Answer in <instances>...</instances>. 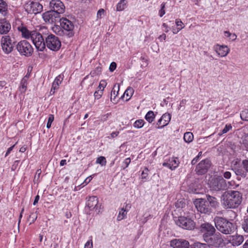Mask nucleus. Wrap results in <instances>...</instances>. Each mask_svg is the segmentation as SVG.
Segmentation results:
<instances>
[{
  "label": "nucleus",
  "instance_id": "obj_1",
  "mask_svg": "<svg viewBox=\"0 0 248 248\" xmlns=\"http://www.w3.org/2000/svg\"><path fill=\"white\" fill-rule=\"evenodd\" d=\"M242 199V194L241 192L229 190L222 194L221 202L225 209H235L241 204Z\"/></svg>",
  "mask_w": 248,
  "mask_h": 248
},
{
  "label": "nucleus",
  "instance_id": "obj_2",
  "mask_svg": "<svg viewBox=\"0 0 248 248\" xmlns=\"http://www.w3.org/2000/svg\"><path fill=\"white\" fill-rule=\"evenodd\" d=\"M214 221L217 229L221 232L228 234L234 232L235 229L234 225L225 218L216 217Z\"/></svg>",
  "mask_w": 248,
  "mask_h": 248
},
{
  "label": "nucleus",
  "instance_id": "obj_3",
  "mask_svg": "<svg viewBox=\"0 0 248 248\" xmlns=\"http://www.w3.org/2000/svg\"><path fill=\"white\" fill-rule=\"evenodd\" d=\"M16 49L19 53L26 57L31 56L33 52L31 45L26 40L21 41L16 45Z\"/></svg>",
  "mask_w": 248,
  "mask_h": 248
},
{
  "label": "nucleus",
  "instance_id": "obj_4",
  "mask_svg": "<svg viewBox=\"0 0 248 248\" xmlns=\"http://www.w3.org/2000/svg\"><path fill=\"white\" fill-rule=\"evenodd\" d=\"M46 45L50 50L57 51L61 47V42L59 38L53 34H50L46 37Z\"/></svg>",
  "mask_w": 248,
  "mask_h": 248
},
{
  "label": "nucleus",
  "instance_id": "obj_5",
  "mask_svg": "<svg viewBox=\"0 0 248 248\" xmlns=\"http://www.w3.org/2000/svg\"><path fill=\"white\" fill-rule=\"evenodd\" d=\"M209 185L211 190L213 191H218L227 188L226 181L223 178H213Z\"/></svg>",
  "mask_w": 248,
  "mask_h": 248
},
{
  "label": "nucleus",
  "instance_id": "obj_6",
  "mask_svg": "<svg viewBox=\"0 0 248 248\" xmlns=\"http://www.w3.org/2000/svg\"><path fill=\"white\" fill-rule=\"evenodd\" d=\"M59 21L61 27L65 31V32L63 33L69 38L72 37L74 34L73 32L74 25L72 22L66 18H61Z\"/></svg>",
  "mask_w": 248,
  "mask_h": 248
},
{
  "label": "nucleus",
  "instance_id": "obj_7",
  "mask_svg": "<svg viewBox=\"0 0 248 248\" xmlns=\"http://www.w3.org/2000/svg\"><path fill=\"white\" fill-rule=\"evenodd\" d=\"M31 40L38 51H42L45 48L46 41H44V38L39 32L35 31Z\"/></svg>",
  "mask_w": 248,
  "mask_h": 248
},
{
  "label": "nucleus",
  "instance_id": "obj_8",
  "mask_svg": "<svg viewBox=\"0 0 248 248\" xmlns=\"http://www.w3.org/2000/svg\"><path fill=\"white\" fill-rule=\"evenodd\" d=\"M176 224L179 226L186 230H191L194 229L195 223L191 218L188 217L181 216L176 221Z\"/></svg>",
  "mask_w": 248,
  "mask_h": 248
},
{
  "label": "nucleus",
  "instance_id": "obj_9",
  "mask_svg": "<svg viewBox=\"0 0 248 248\" xmlns=\"http://www.w3.org/2000/svg\"><path fill=\"white\" fill-rule=\"evenodd\" d=\"M15 41L9 36H3L1 39V46L3 51L6 54L11 53L14 47Z\"/></svg>",
  "mask_w": 248,
  "mask_h": 248
},
{
  "label": "nucleus",
  "instance_id": "obj_10",
  "mask_svg": "<svg viewBox=\"0 0 248 248\" xmlns=\"http://www.w3.org/2000/svg\"><path fill=\"white\" fill-rule=\"evenodd\" d=\"M212 165L211 161L206 158L200 161L196 166L195 171L199 175L205 174Z\"/></svg>",
  "mask_w": 248,
  "mask_h": 248
},
{
  "label": "nucleus",
  "instance_id": "obj_11",
  "mask_svg": "<svg viewBox=\"0 0 248 248\" xmlns=\"http://www.w3.org/2000/svg\"><path fill=\"white\" fill-rule=\"evenodd\" d=\"M204 240L209 244L215 247L220 246L223 241V239L219 233H214L209 236L205 235Z\"/></svg>",
  "mask_w": 248,
  "mask_h": 248
},
{
  "label": "nucleus",
  "instance_id": "obj_12",
  "mask_svg": "<svg viewBox=\"0 0 248 248\" xmlns=\"http://www.w3.org/2000/svg\"><path fill=\"white\" fill-rule=\"evenodd\" d=\"M194 204L197 210L201 213L209 214L211 212V209L205 199H196L194 202Z\"/></svg>",
  "mask_w": 248,
  "mask_h": 248
},
{
  "label": "nucleus",
  "instance_id": "obj_13",
  "mask_svg": "<svg viewBox=\"0 0 248 248\" xmlns=\"http://www.w3.org/2000/svg\"><path fill=\"white\" fill-rule=\"evenodd\" d=\"M25 10L30 14L36 15L43 10V6L38 2L29 1L25 5Z\"/></svg>",
  "mask_w": 248,
  "mask_h": 248
},
{
  "label": "nucleus",
  "instance_id": "obj_14",
  "mask_svg": "<svg viewBox=\"0 0 248 248\" xmlns=\"http://www.w3.org/2000/svg\"><path fill=\"white\" fill-rule=\"evenodd\" d=\"M42 16L46 22L51 24L55 23L60 19V16L52 10L44 13Z\"/></svg>",
  "mask_w": 248,
  "mask_h": 248
},
{
  "label": "nucleus",
  "instance_id": "obj_15",
  "mask_svg": "<svg viewBox=\"0 0 248 248\" xmlns=\"http://www.w3.org/2000/svg\"><path fill=\"white\" fill-rule=\"evenodd\" d=\"M86 205L90 210H94L97 214L101 211V205L98 204V198L96 196L90 197Z\"/></svg>",
  "mask_w": 248,
  "mask_h": 248
},
{
  "label": "nucleus",
  "instance_id": "obj_16",
  "mask_svg": "<svg viewBox=\"0 0 248 248\" xmlns=\"http://www.w3.org/2000/svg\"><path fill=\"white\" fill-rule=\"evenodd\" d=\"M49 7L59 15L64 13L65 6L60 0H51L49 3Z\"/></svg>",
  "mask_w": 248,
  "mask_h": 248
},
{
  "label": "nucleus",
  "instance_id": "obj_17",
  "mask_svg": "<svg viewBox=\"0 0 248 248\" xmlns=\"http://www.w3.org/2000/svg\"><path fill=\"white\" fill-rule=\"evenodd\" d=\"M200 229V231L203 233V238L204 239L205 235L208 236L214 233L216 231L214 227L209 223L202 224Z\"/></svg>",
  "mask_w": 248,
  "mask_h": 248
},
{
  "label": "nucleus",
  "instance_id": "obj_18",
  "mask_svg": "<svg viewBox=\"0 0 248 248\" xmlns=\"http://www.w3.org/2000/svg\"><path fill=\"white\" fill-rule=\"evenodd\" d=\"M171 115L169 113H165L158 120L156 124V128L160 129L167 125L170 121Z\"/></svg>",
  "mask_w": 248,
  "mask_h": 248
},
{
  "label": "nucleus",
  "instance_id": "obj_19",
  "mask_svg": "<svg viewBox=\"0 0 248 248\" xmlns=\"http://www.w3.org/2000/svg\"><path fill=\"white\" fill-rule=\"evenodd\" d=\"M170 246L173 248H188L189 242L183 239H173L170 242Z\"/></svg>",
  "mask_w": 248,
  "mask_h": 248
},
{
  "label": "nucleus",
  "instance_id": "obj_20",
  "mask_svg": "<svg viewBox=\"0 0 248 248\" xmlns=\"http://www.w3.org/2000/svg\"><path fill=\"white\" fill-rule=\"evenodd\" d=\"M17 30L21 33L22 37L26 39H31L33 34L36 31H30L26 27L21 25L17 27Z\"/></svg>",
  "mask_w": 248,
  "mask_h": 248
},
{
  "label": "nucleus",
  "instance_id": "obj_21",
  "mask_svg": "<svg viewBox=\"0 0 248 248\" xmlns=\"http://www.w3.org/2000/svg\"><path fill=\"white\" fill-rule=\"evenodd\" d=\"M214 50L221 57L226 56L230 52V48L225 45H217L214 47Z\"/></svg>",
  "mask_w": 248,
  "mask_h": 248
},
{
  "label": "nucleus",
  "instance_id": "obj_22",
  "mask_svg": "<svg viewBox=\"0 0 248 248\" xmlns=\"http://www.w3.org/2000/svg\"><path fill=\"white\" fill-rule=\"evenodd\" d=\"M11 29V24L5 18L0 19V34L7 33Z\"/></svg>",
  "mask_w": 248,
  "mask_h": 248
},
{
  "label": "nucleus",
  "instance_id": "obj_23",
  "mask_svg": "<svg viewBox=\"0 0 248 248\" xmlns=\"http://www.w3.org/2000/svg\"><path fill=\"white\" fill-rule=\"evenodd\" d=\"M228 241L233 246H238L244 241V237L241 235H231L228 237Z\"/></svg>",
  "mask_w": 248,
  "mask_h": 248
},
{
  "label": "nucleus",
  "instance_id": "obj_24",
  "mask_svg": "<svg viewBox=\"0 0 248 248\" xmlns=\"http://www.w3.org/2000/svg\"><path fill=\"white\" fill-rule=\"evenodd\" d=\"M0 14L5 18L9 16L8 5L4 0H0Z\"/></svg>",
  "mask_w": 248,
  "mask_h": 248
},
{
  "label": "nucleus",
  "instance_id": "obj_25",
  "mask_svg": "<svg viewBox=\"0 0 248 248\" xmlns=\"http://www.w3.org/2000/svg\"><path fill=\"white\" fill-rule=\"evenodd\" d=\"M0 91L1 94L6 96L10 95L11 93V88L5 81H0Z\"/></svg>",
  "mask_w": 248,
  "mask_h": 248
},
{
  "label": "nucleus",
  "instance_id": "obj_26",
  "mask_svg": "<svg viewBox=\"0 0 248 248\" xmlns=\"http://www.w3.org/2000/svg\"><path fill=\"white\" fill-rule=\"evenodd\" d=\"M206 202L209 204L213 208H217L219 206V202H218L216 198L210 196L209 195H206Z\"/></svg>",
  "mask_w": 248,
  "mask_h": 248
},
{
  "label": "nucleus",
  "instance_id": "obj_27",
  "mask_svg": "<svg viewBox=\"0 0 248 248\" xmlns=\"http://www.w3.org/2000/svg\"><path fill=\"white\" fill-rule=\"evenodd\" d=\"M128 206V205L126 204L125 208L123 207L120 209L119 214L117 217V220L121 221L126 217V215L128 211V209H127Z\"/></svg>",
  "mask_w": 248,
  "mask_h": 248
},
{
  "label": "nucleus",
  "instance_id": "obj_28",
  "mask_svg": "<svg viewBox=\"0 0 248 248\" xmlns=\"http://www.w3.org/2000/svg\"><path fill=\"white\" fill-rule=\"evenodd\" d=\"M29 76L27 75L21 80L19 90L21 93H25L27 90V80Z\"/></svg>",
  "mask_w": 248,
  "mask_h": 248
},
{
  "label": "nucleus",
  "instance_id": "obj_29",
  "mask_svg": "<svg viewBox=\"0 0 248 248\" xmlns=\"http://www.w3.org/2000/svg\"><path fill=\"white\" fill-rule=\"evenodd\" d=\"M62 80L63 77L61 75H59L55 78L52 85V88L54 89V90H56L58 89L59 86L62 81Z\"/></svg>",
  "mask_w": 248,
  "mask_h": 248
},
{
  "label": "nucleus",
  "instance_id": "obj_30",
  "mask_svg": "<svg viewBox=\"0 0 248 248\" xmlns=\"http://www.w3.org/2000/svg\"><path fill=\"white\" fill-rule=\"evenodd\" d=\"M169 160L170 163L171 170H174L178 167L179 164V161L177 158L173 157L170 158Z\"/></svg>",
  "mask_w": 248,
  "mask_h": 248
},
{
  "label": "nucleus",
  "instance_id": "obj_31",
  "mask_svg": "<svg viewBox=\"0 0 248 248\" xmlns=\"http://www.w3.org/2000/svg\"><path fill=\"white\" fill-rule=\"evenodd\" d=\"M134 92V89L132 87H128L123 94V97H124V96L126 95V100L127 101L129 100L133 94Z\"/></svg>",
  "mask_w": 248,
  "mask_h": 248
},
{
  "label": "nucleus",
  "instance_id": "obj_32",
  "mask_svg": "<svg viewBox=\"0 0 248 248\" xmlns=\"http://www.w3.org/2000/svg\"><path fill=\"white\" fill-rule=\"evenodd\" d=\"M126 4V0H121L116 5V11H123L125 9Z\"/></svg>",
  "mask_w": 248,
  "mask_h": 248
},
{
  "label": "nucleus",
  "instance_id": "obj_33",
  "mask_svg": "<svg viewBox=\"0 0 248 248\" xmlns=\"http://www.w3.org/2000/svg\"><path fill=\"white\" fill-rule=\"evenodd\" d=\"M155 118V115L153 111H148L145 116V119L149 123H152Z\"/></svg>",
  "mask_w": 248,
  "mask_h": 248
},
{
  "label": "nucleus",
  "instance_id": "obj_34",
  "mask_svg": "<svg viewBox=\"0 0 248 248\" xmlns=\"http://www.w3.org/2000/svg\"><path fill=\"white\" fill-rule=\"evenodd\" d=\"M184 140L187 143H190L193 140V135L191 132H187L185 133Z\"/></svg>",
  "mask_w": 248,
  "mask_h": 248
},
{
  "label": "nucleus",
  "instance_id": "obj_35",
  "mask_svg": "<svg viewBox=\"0 0 248 248\" xmlns=\"http://www.w3.org/2000/svg\"><path fill=\"white\" fill-rule=\"evenodd\" d=\"M175 24L177 26V28L176 31H174V34L177 33L180 30L185 27L184 23L180 19H176L175 20Z\"/></svg>",
  "mask_w": 248,
  "mask_h": 248
},
{
  "label": "nucleus",
  "instance_id": "obj_36",
  "mask_svg": "<svg viewBox=\"0 0 248 248\" xmlns=\"http://www.w3.org/2000/svg\"><path fill=\"white\" fill-rule=\"evenodd\" d=\"M119 91V86L116 87V85H115L111 91V97L110 99L112 101V99H114L115 97L117 96L118 94V92Z\"/></svg>",
  "mask_w": 248,
  "mask_h": 248
},
{
  "label": "nucleus",
  "instance_id": "obj_37",
  "mask_svg": "<svg viewBox=\"0 0 248 248\" xmlns=\"http://www.w3.org/2000/svg\"><path fill=\"white\" fill-rule=\"evenodd\" d=\"M145 122L142 119L136 120L133 124V126L136 128H140L144 126Z\"/></svg>",
  "mask_w": 248,
  "mask_h": 248
},
{
  "label": "nucleus",
  "instance_id": "obj_38",
  "mask_svg": "<svg viewBox=\"0 0 248 248\" xmlns=\"http://www.w3.org/2000/svg\"><path fill=\"white\" fill-rule=\"evenodd\" d=\"M97 164H99L101 166H105L107 163L106 158L104 156L98 157L96 161Z\"/></svg>",
  "mask_w": 248,
  "mask_h": 248
},
{
  "label": "nucleus",
  "instance_id": "obj_39",
  "mask_svg": "<svg viewBox=\"0 0 248 248\" xmlns=\"http://www.w3.org/2000/svg\"><path fill=\"white\" fill-rule=\"evenodd\" d=\"M225 36L232 41H234L236 39V35L234 33H231L228 31H224Z\"/></svg>",
  "mask_w": 248,
  "mask_h": 248
},
{
  "label": "nucleus",
  "instance_id": "obj_40",
  "mask_svg": "<svg viewBox=\"0 0 248 248\" xmlns=\"http://www.w3.org/2000/svg\"><path fill=\"white\" fill-rule=\"evenodd\" d=\"M242 228L246 232L248 233V215L244 219L242 224Z\"/></svg>",
  "mask_w": 248,
  "mask_h": 248
},
{
  "label": "nucleus",
  "instance_id": "obj_41",
  "mask_svg": "<svg viewBox=\"0 0 248 248\" xmlns=\"http://www.w3.org/2000/svg\"><path fill=\"white\" fill-rule=\"evenodd\" d=\"M240 117L242 120L248 121V109H245L240 113Z\"/></svg>",
  "mask_w": 248,
  "mask_h": 248
},
{
  "label": "nucleus",
  "instance_id": "obj_42",
  "mask_svg": "<svg viewBox=\"0 0 248 248\" xmlns=\"http://www.w3.org/2000/svg\"><path fill=\"white\" fill-rule=\"evenodd\" d=\"M232 128V126L231 124H226L224 128L222 130L221 132L218 133V135L221 136L222 134L227 133Z\"/></svg>",
  "mask_w": 248,
  "mask_h": 248
},
{
  "label": "nucleus",
  "instance_id": "obj_43",
  "mask_svg": "<svg viewBox=\"0 0 248 248\" xmlns=\"http://www.w3.org/2000/svg\"><path fill=\"white\" fill-rule=\"evenodd\" d=\"M54 117L53 115L50 114L49 115V117H48L47 124H46V127L47 128H49L51 127V124L54 121Z\"/></svg>",
  "mask_w": 248,
  "mask_h": 248
},
{
  "label": "nucleus",
  "instance_id": "obj_44",
  "mask_svg": "<svg viewBox=\"0 0 248 248\" xmlns=\"http://www.w3.org/2000/svg\"><path fill=\"white\" fill-rule=\"evenodd\" d=\"M207 247L206 244L197 242L194 244L193 248H207Z\"/></svg>",
  "mask_w": 248,
  "mask_h": 248
},
{
  "label": "nucleus",
  "instance_id": "obj_45",
  "mask_svg": "<svg viewBox=\"0 0 248 248\" xmlns=\"http://www.w3.org/2000/svg\"><path fill=\"white\" fill-rule=\"evenodd\" d=\"M103 94V90H98L94 92V96L95 99H98L101 98Z\"/></svg>",
  "mask_w": 248,
  "mask_h": 248
},
{
  "label": "nucleus",
  "instance_id": "obj_46",
  "mask_svg": "<svg viewBox=\"0 0 248 248\" xmlns=\"http://www.w3.org/2000/svg\"><path fill=\"white\" fill-rule=\"evenodd\" d=\"M234 172L237 175H240L241 176H245L244 171L241 169H235Z\"/></svg>",
  "mask_w": 248,
  "mask_h": 248
},
{
  "label": "nucleus",
  "instance_id": "obj_47",
  "mask_svg": "<svg viewBox=\"0 0 248 248\" xmlns=\"http://www.w3.org/2000/svg\"><path fill=\"white\" fill-rule=\"evenodd\" d=\"M165 3L163 2L161 4V8L159 11V14L160 17L163 16L165 14V11L164 8L165 7Z\"/></svg>",
  "mask_w": 248,
  "mask_h": 248
},
{
  "label": "nucleus",
  "instance_id": "obj_48",
  "mask_svg": "<svg viewBox=\"0 0 248 248\" xmlns=\"http://www.w3.org/2000/svg\"><path fill=\"white\" fill-rule=\"evenodd\" d=\"M107 85V82L104 80H102L100 81L99 83V85L98 86V88L101 90H104V89L105 88V87Z\"/></svg>",
  "mask_w": 248,
  "mask_h": 248
},
{
  "label": "nucleus",
  "instance_id": "obj_49",
  "mask_svg": "<svg viewBox=\"0 0 248 248\" xmlns=\"http://www.w3.org/2000/svg\"><path fill=\"white\" fill-rule=\"evenodd\" d=\"M84 248H93V242L92 239L88 240L85 243Z\"/></svg>",
  "mask_w": 248,
  "mask_h": 248
},
{
  "label": "nucleus",
  "instance_id": "obj_50",
  "mask_svg": "<svg viewBox=\"0 0 248 248\" xmlns=\"http://www.w3.org/2000/svg\"><path fill=\"white\" fill-rule=\"evenodd\" d=\"M130 162H131V159L130 158H126L123 162V164L124 165V169L128 167V166L129 165V164L130 163Z\"/></svg>",
  "mask_w": 248,
  "mask_h": 248
},
{
  "label": "nucleus",
  "instance_id": "obj_51",
  "mask_svg": "<svg viewBox=\"0 0 248 248\" xmlns=\"http://www.w3.org/2000/svg\"><path fill=\"white\" fill-rule=\"evenodd\" d=\"M116 67H117L116 63L115 62H112L110 63V66H109V71L111 72L114 71L115 70V69L116 68Z\"/></svg>",
  "mask_w": 248,
  "mask_h": 248
},
{
  "label": "nucleus",
  "instance_id": "obj_52",
  "mask_svg": "<svg viewBox=\"0 0 248 248\" xmlns=\"http://www.w3.org/2000/svg\"><path fill=\"white\" fill-rule=\"evenodd\" d=\"M148 171V169L146 168L145 170L142 171L141 174V177L142 179H146L147 177Z\"/></svg>",
  "mask_w": 248,
  "mask_h": 248
},
{
  "label": "nucleus",
  "instance_id": "obj_53",
  "mask_svg": "<svg viewBox=\"0 0 248 248\" xmlns=\"http://www.w3.org/2000/svg\"><path fill=\"white\" fill-rule=\"evenodd\" d=\"M105 13V10L103 9H100L99 10L97 13V17L99 18H102V16L104 15Z\"/></svg>",
  "mask_w": 248,
  "mask_h": 248
},
{
  "label": "nucleus",
  "instance_id": "obj_54",
  "mask_svg": "<svg viewBox=\"0 0 248 248\" xmlns=\"http://www.w3.org/2000/svg\"><path fill=\"white\" fill-rule=\"evenodd\" d=\"M140 60H141L143 62V63L141 64V67H146L148 65V63L147 62V60L143 56H141L140 58Z\"/></svg>",
  "mask_w": 248,
  "mask_h": 248
},
{
  "label": "nucleus",
  "instance_id": "obj_55",
  "mask_svg": "<svg viewBox=\"0 0 248 248\" xmlns=\"http://www.w3.org/2000/svg\"><path fill=\"white\" fill-rule=\"evenodd\" d=\"M243 164L245 170L248 172V160H243Z\"/></svg>",
  "mask_w": 248,
  "mask_h": 248
},
{
  "label": "nucleus",
  "instance_id": "obj_56",
  "mask_svg": "<svg viewBox=\"0 0 248 248\" xmlns=\"http://www.w3.org/2000/svg\"><path fill=\"white\" fill-rule=\"evenodd\" d=\"M223 176L226 179H230L231 177V173L229 171H225L223 174Z\"/></svg>",
  "mask_w": 248,
  "mask_h": 248
},
{
  "label": "nucleus",
  "instance_id": "obj_57",
  "mask_svg": "<svg viewBox=\"0 0 248 248\" xmlns=\"http://www.w3.org/2000/svg\"><path fill=\"white\" fill-rule=\"evenodd\" d=\"M92 176H90L89 177H88L84 181V182H83V184H85V185H87L92 179Z\"/></svg>",
  "mask_w": 248,
  "mask_h": 248
},
{
  "label": "nucleus",
  "instance_id": "obj_58",
  "mask_svg": "<svg viewBox=\"0 0 248 248\" xmlns=\"http://www.w3.org/2000/svg\"><path fill=\"white\" fill-rule=\"evenodd\" d=\"M163 166H165V167H167L171 170V168L170 165V163L169 162V160H168V161H167V162H164L163 163Z\"/></svg>",
  "mask_w": 248,
  "mask_h": 248
},
{
  "label": "nucleus",
  "instance_id": "obj_59",
  "mask_svg": "<svg viewBox=\"0 0 248 248\" xmlns=\"http://www.w3.org/2000/svg\"><path fill=\"white\" fill-rule=\"evenodd\" d=\"M166 38V35L164 33L160 35L159 37H158V39L160 40V41H162L163 40H165Z\"/></svg>",
  "mask_w": 248,
  "mask_h": 248
},
{
  "label": "nucleus",
  "instance_id": "obj_60",
  "mask_svg": "<svg viewBox=\"0 0 248 248\" xmlns=\"http://www.w3.org/2000/svg\"><path fill=\"white\" fill-rule=\"evenodd\" d=\"M15 146V145H14L13 146L10 147V148H9L6 153V154H5V156H7L10 153V152L13 150L14 147Z\"/></svg>",
  "mask_w": 248,
  "mask_h": 248
},
{
  "label": "nucleus",
  "instance_id": "obj_61",
  "mask_svg": "<svg viewBox=\"0 0 248 248\" xmlns=\"http://www.w3.org/2000/svg\"><path fill=\"white\" fill-rule=\"evenodd\" d=\"M199 156H196L195 158H194L191 161V164L192 165H194L199 160Z\"/></svg>",
  "mask_w": 248,
  "mask_h": 248
},
{
  "label": "nucleus",
  "instance_id": "obj_62",
  "mask_svg": "<svg viewBox=\"0 0 248 248\" xmlns=\"http://www.w3.org/2000/svg\"><path fill=\"white\" fill-rule=\"evenodd\" d=\"M29 218H31L32 219V222H33L37 218V216H34L33 214H31L30 217H29Z\"/></svg>",
  "mask_w": 248,
  "mask_h": 248
},
{
  "label": "nucleus",
  "instance_id": "obj_63",
  "mask_svg": "<svg viewBox=\"0 0 248 248\" xmlns=\"http://www.w3.org/2000/svg\"><path fill=\"white\" fill-rule=\"evenodd\" d=\"M39 199H40V197L39 195L36 196V197H35L34 202H33L34 205H36L38 203V201L39 200Z\"/></svg>",
  "mask_w": 248,
  "mask_h": 248
},
{
  "label": "nucleus",
  "instance_id": "obj_64",
  "mask_svg": "<svg viewBox=\"0 0 248 248\" xmlns=\"http://www.w3.org/2000/svg\"><path fill=\"white\" fill-rule=\"evenodd\" d=\"M119 132H112L111 134V137L112 138H114L116 137H117L118 134H119Z\"/></svg>",
  "mask_w": 248,
  "mask_h": 248
}]
</instances>
